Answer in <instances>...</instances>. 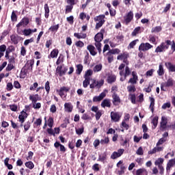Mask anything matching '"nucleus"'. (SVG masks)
Returning <instances> with one entry per match:
<instances>
[{
    "mask_svg": "<svg viewBox=\"0 0 175 175\" xmlns=\"http://www.w3.org/2000/svg\"><path fill=\"white\" fill-rule=\"evenodd\" d=\"M172 44V41L170 40H165V42H162L160 45H159L156 49L155 53L158 54V53H163L166 51V50H169V47Z\"/></svg>",
    "mask_w": 175,
    "mask_h": 175,
    "instance_id": "obj_1",
    "label": "nucleus"
},
{
    "mask_svg": "<svg viewBox=\"0 0 175 175\" xmlns=\"http://www.w3.org/2000/svg\"><path fill=\"white\" fill-rule=\"evenodd\" d=\"M110 116L111 121L113 122H118L122 117V113L120 112L111 111Z\"/></svg>",
    "mask_w": 175,
    "mask_h": 175,
    "instance_id": "obj_2",
    "label": "nucleus"
},
{
    "mask_svg": "<svg viewBox=\"0 0 175 175\" xmlns=\"http://www.w3.org/2000/svg\"><path fill=\"white\" fill-rule=\"evenodd\" d=\"M153 47L154 46L148 42H142L139 46L138 50L139 51H148V50L152 49Z\"/></svg>",
    "mask_w": 175,
    "mask_h": 175,
    "instance_id": "obj_3",
    "label": "nucleus"
},
{
    "mask_svg": "<svg viewBox=\"0 0 175 175\" xmlns=\"http://www.w3.org/2000/svg\"><path fill=\"white\" fill-rule=\"evenodd\" d=\"M131 76L133 77L129 79L128 83L133 85H135V84H137V81H139V77L137 76V72H136V71H132Z\"/></svg>",
    "mask_w": 175,
    "mask_h": 175,
    "instance_id": "obj_4",
    "label": "nucleus"
},
{
    "mask_svg": "<svg viewBox=\"0 0 175 175\" xmlns=\"http://www.w3.org/2000/svg\"><path fill=\"white\" fill-rule=\"evenodd\" d=\"M133 20V12L129 11L126 15L124 16V21L125 25H129V24Z\"/></svg>",
    "mask_w": 175,
    "mask_h": 175,
    "instance_id": "obj_5",
    "label": "nucleus"
},
{
    "mask_svg": "<svg viewBox=\"0 0 175 175\" xmlns=\"http://www.w3.org/2000/svg\"><path fill=\"white\" fill-rule=\"evenodd\" d=\"M35 64V59H31L28 60L23 68H25L27 71L32 72L33 70V65Z\"/></svg>",
    "mask_w": 175,
    "mask_h": 175,
    "instance_id": "obj_6",
    "label": "nucleus"
},
{
    "mask_svg": "<svg viewBox=\"0 0 175 175\" xmlns=\"http://www.w3.org/2000/svg\"><path fill=\"white\" fill-rule=\"evenodd\" d=\"M125 152L124 149L120 148L118 150V152H113L111 155V159H117V158H120L124 152Z\"/></svg>",
    "mask_w": 175,
    "mask_h": 175,
    "instance_id": "obj_7",
    "label": "nucleus"
},
{
    "mask_svg": "<svg viewBox=\"0 0 175 175\" xmlns=\"http://www.w3.org/2000/svg\"><path fill=\"white\" fill-rule=\"evenodd\" d=\"M112 103L113 106H120L121 103V98H120V96L117 94V93L112 94Z\"/></svg>",
    "mask_w": 175,
    "mask_h": 175,
    "instance_id": "obj_8",
    "label": "nucleus"
},
{
    "mask_svg": "<svg viewBox=\"0 0 175 175\" xmlns=\"http://www.w3.org/2000/svg\"><path fill=\"white\" fill-rule=\"evenodd\" d=\"M29 24V18L28 17H24L21 19L20 23L16 25V27H27Z\"/></svg>",
    "mask_w": 175,
    "mask_h": 175,
    "instance_id": "obj_9",
    "label": "nucleus"
},
{
    "mask_svg": "<svg viewBox=\"0 0 175 175\" xmlns=\"http://www.w3.org/2000/svg\"><path fill=\"white\" fill-rule=\"evenodd\" d=\"M70 91V88L63 86L60 88L57 92L61 98H64V95H65V92H69Z\"/></svg>",
    "mask_w": 175,
    "mask_h": 175,
    "instance_id": "obj_10",
    "label": "nucleus"
},
{
    "mask_svg": "<svg viewBox=\"0 0 175 175\" xmlns=\"http://www.w3.org/2000/svg\"><path fill=\"white\" fill-rule=\"evenodd\" d=\"M174 165H175V158L169 160L166 166V172L167 173H168V174L169 173H170V169H172V167H173Z\"/></svg>",
    "mask_w": 175,
    "mask_h": 175,
    "instance_id": "obj_11",
    "label": "nucleus"
},
{
    "mask_svg": "<svg viewBox=\"0 0 175 175\" xmlns=\"http://www.w3.org/2000/svg\"><path fill=\"white\" fill-rule=\"evenodd\" d=\"M117 80V77L113 74H109L107 78V83L108 84H113V83H116Z\"/></svg>",
    "mask_w": 175,
    "mask_h": 175,
    "instance_id": "obj_12",
    "label": "nucleus"
},
{
    "mask_svg": "<svg viewBox=\"0 0 175 175\" xmlns=\"http://www.w3.org/2000/svg\"><path fill=\"white\" fill-rule=\"evenodd\" d=\"M101 107H103L105 109V107H111V103L110 102V99L109 98H105L104 99L101 104H100Z\"/></svg>",
    "mask_w": 175,
    "mask_h": 175,
    "instance_id": "obj_13",
    "label": "nucleus"
},
{
    "mask_svg": "<svg viewBox=\"0 0 175 175\" xmlns=\"http://www.w3.org/2000/svg\"><path fill=\"white\" fill-rule=\"evenodd\" d=\"M166 125H167V118L162 116L161 121L160 122L161 129H166Z\"/></svg>",
    "mask_w": 175,
    "mask_h": 175,
    "instance_id": "obj_14",
    "label": "nucleus"
},
{
    "mask_svg": "<svg viewBox=\"0 0 175 175\" xmlns=\"http://www.w3.org/2000/svg\"><path fill=\"white\" fill-rule=\"evenodd\" d=\"M27 117H28V113L24 111H22L21 114L18 116L19 122H25V119Z\"/></svg>",
    "mask_w": 175,
    "mask_h": 175,
    "instance_id": "obj_15",
    "label": "nucleus"
},
{
    "mask_svg": "<svg viewBox=\"0 0 175 175\" xmlns=\"http://www.w3.org/2000/svg\"><path fill=\"white\" fill-rule=\"evenodd\" d=\"M106 96V93L102 92L99 94V96H95L93 98V102H100Z\"/></svg>",
    "mask_w": 175,
    "mask_h": 175,
    "instance_id": "obj_16",
    "label": "nucleus"
},
{
    "mask_svg": "<svg viewBox=\"0 0 175 175\" xmlns=\"http://www.w3.org/2000/svg\"><path fill=\"white\" fill-rule=\"evenodd\" d=\"M64 110L67 111V113H72L73 110V105H72L71 103H66L64 104Z\"/></svg>",
    "mask_w": 175,
    "mask_h": 175,
    "instance_id": "obj_17",
    "label": "nucleus"
},
{
    "mask_svg": "<svg viewBox=\"0 0 175 175\" xmlns=\"http://www.w3.org/2000/svg\"><path fill=\"white\" fill-rule=\"evenodd\" d=\"M165 66L169 72H175V65L172 64V62H165Z\"/></svg>",
    "mask_w": 175,
    "mask_h": 175,
    "instance_id": "obj_18",
    "label": "nucleus"
},
{
    "mask_svg": "<svg viewBox=\"0 0 175 175\" xmlns=\"http://www.w3.org/2000/svg\"><path fill=\"white\" fill-rule=\"evenodd\" d=\"M54 147H55L56 148H58L59 147L60 151L62 152H66V148H65V146L64 145L61 144L59 142H55Z\"/></svg>",
    "mask_w": 175,
    "mask_h": 175,
    "instance_id": "obj_19",
    "label": "nucleus"
},
{
    "mask_svg": "<svg viewBox=\"0 0 175 175\" xmlns=\"http://www.w3.org/2000/svg\"><path fill=\"white\" fill-rule=\"evenodd\" d=\"M135 175H148V172L145 168H139L136 170Z\"/></svg>",
    "mask_w": 175,
    "mask_h": 175,
    "instance_id": "obj_20",
    "label": "nucleus"
},
{
    "mask_svg": "<svg viewBox=\"0 0 175 175\" xmlns=\"http://www.w3.org/2000/svg\"><path fill=\"white\" fill-rule=\"evenodd\" d=\"M87 49L88 50L91 55L95 56L97 54L96 51H95V46H94V45H88L87 46Z\"/></svg>",
    "mask_w": 175,
    "mask_h": 175,
    "instance_id": "obj_21",
    "label": "nucleus"
},
{
    "mask_svg": "<svg viewBox=\"0 0 175 175\" xmlns=\"http://www.w3.org/2000/svg\"><path fill=\"white\" fill-rule=\"evenodd\" d=\"M59 53V51H58V49H54L51 52L50 55L48 56V58H50V57L51 58H57V57H58Z\"/></svg>",
    "mask_w": 175,
    "mask_h": 175,
    "instance_id": "obj_22",
    "label": "nucleus"
},
{
    "mask_svg": "<svg viewBox=\"0 0 175 175\" xmlns=\"http://www.w3.org/2000/svg\"><path fill=\"white\" fill-rule=\"evenodd\" d=\"M44 17L45 18H49L50 16V8H49V4L46 3L44 5Z\"/></svg>",
    "mask_w": 175,
    "mask_h": 175,
    "instance_id": "obj_23",
    "label": "nucleus"
},
{
    "mask_svg": "<svg viewBox=\"0 0 175 175\" xmlns=\"http://www.w3.org/2000/svg\"><path fill=\"white\" fill-rule=\"evenodd\" d=\"M29 99L31 100L32 105L36 104V102L39 100V94L30 95Z\"/></svg>",
    "mask_w": 175,
    "mask_h": 175,
    "instance_id": "obj_24",
    "label": "nucleus"
},
{
    "mask_svg": "<svg viewBox=\"0 0 175 175\" xmlns=\"http://www.w3.org/2000/svg\"><path fill=\"white\" fill-rule=\"evenodd\" d=\"M56 72L59 74L60 77H62V76H65V75H66V72L62 70V66H58L56 69Z\"/></svg>",
    "mask_w": 175,
    "mask_h": 175,
    "instance_id": "obj_25",
    "label": "nucleus"
},
{
    "mask_svg": "<svg viewBox=\"0 0 175 175\" xmlns=\"http://www.w3.org/2000/svg\"><path fill=\"white\" fill-rule=\"evenodd\" d=\"M74 36H75V38H77V39H86L87 38V33H75Z\"/></svg>",
    "mask_w": 175,
    "mask_h": 175,
    "instance_id": "obj_26",
    "label": "nucleus"
},
{
    "mask_svg": "<svg viewBox=\"0 0 175 175\" xmlns=\"http://www.w3.org/2000/svg\"><path fill=\"white\" fill-rule=\"evenodd\" d=\"M5 57H8L9 55L10 54V53H13V51H14L15 49H14V46L13 45H10L8 47L7 49H5Z\"/></svg>",
    "mask_w": 175,
    "mask_h": 175,
    "instance_id": "obj_27",
    "label": "nucleus"
},
{
    "mask_svg": "<svg viewBox=\"0 0 175 175\" xmlns=\"http://www.w3.org/2000/svg\"><path fill=\"white\" fill-rule=\"evenodd\" d=\"M94 40L95 42H102L103 40V33H98L94 36Z\"/></svg>",
    "mask_w": 175,
    "mask_h": 175,
    "instance_id": "obj_28",
    "label": "nucleus"
},
{
    "mask_svg": "<svg viewBox=\"0 0 175 175\" xmlns=\"http://www.w3.org/2000/svg\"><path fill=\"white\" fill-rule=\"evenodd\" d=\"M106 159H107V154H106V152H103L98 155V161H100V162L105 163V161H106Z\"/></svg>",
    "mask_w": 175,
    "mask_h": 175,
    "instance_id": "obj_29",
    "label": "nucleus"
},
{
    "mask_svg": "<svg viewBox=\"0 0 175 175\" xmlns=\"http://www.w3.org/2000/svg\"><path fill=\"white\" fill-rule=\"evenodd\" d=\"M10 40L14 44H18V36L13 34L10 36Z\"/></svg>",
    "mask_w": 175,
    "mask_h": 175,
    "instance_id": "obj_30",
    "label": "nucleus"
},
{
    "mask_svg": "<svg viewBox=\"0 0 175 175\" xmlns=\"http://www.w3.org/2000/svg\"><path fill=\"white\" fill-rule=\"evenodd\" d=\"M157 74L159 76H163L165 75V70L163 69V65L161 63L159 66V70H157Z\"/></svg>",
    "mask_w": 175,
    "mask_h": 175,
    "instance_id": "obj_31",
    "label": "nucleus"
},
{
    "mask_svg": "<svg viewBox=\"0 0 175 175\" xmlns=\"http://www.w3.org/2000/svg\"><path fill=\"white\" fill-rule=\"evenodd\" d=\"M164 161L165 160L163 159V158H159L154 161V165L155 166H158V167H159L161 166H163L162 165H163Z\"/></svg>",
    "mask_w": 175,
    "mask_h": 175,
    "instance_id": "obj_32",
    "label": "nucleus"
},
{
    "mask_svg": "<svg viewBox=\"0 0 175 175\" xmlns=\"http://www.w3.org/2000/svg\"><path fill=\"white\" fill-rule=\"evenodd\" d=\"M105 55L107 57V61L109 64H111L114 61V55L107 52Z\"/></svg>",
    "mask_w": 175,
    "mask_h": 175,
    "instance_id": "obj_33",
    "label": "nucleus"
},
{
    "mask_svg": "<svg viewBox=\"0 0 175 175\" xmlns=\"http://www.w3.org/2000/svg\"><path fill=\"white\" fill-rule=\"evenodd\" d=\"M105 15L103 14V15H99V16H97L94 18V21L96 22V21H98V23H105Z\"/></svg>",
    "mask_w": 175,
    "mask_h": 175,
    "instance_id": "obj_34",
    "label": "nucleus"
},
{
    "mask_svg": "<svg viewBox=\"0 0 175 175\" xmlns=\"http://www.w3.org/2000/svg\"><path fill=\"white\" fill-rule=\"evenodd\" d=\"M131 75H132V71L131 70V68H129V66H126L125 67L124 75V79H126V77H128V76H131Z\"/></svg>",
    "mask_w": 175,
    "mask_h": 175,
    "instance_id": "obj_35",
    "label": "nucleus"
},
{
    "mask_svg": "<svg viewBox=\"0 0 175 175\" xmlns=\"http://www.w3.org/2000/svg\"><path fill=\"white\" fill-rule=\"evenodd\" d=\"M150 104L149 109L151 110L152 113H154V106H155V98L150 97Z\"/></svg>",
    "mask_w": 175,
    "mask_h": 175,
    "instance_id": "obj_36",
    "label": "nucleus"
},
{
    "mask_svg": "<svg viewBox=\"0 0 175 175\" xmlns=\"http://www.w3.org/2000/svg\"><path fill=\"white\" fill-rule=\"evenodd\" d=\"M27 73H28V71L25 69V68L23 67L20 74L21 79H25L27 77Z\"/></svg>",
    "mask_w": 175,
    "mask_h": 175,
    "instance_id": "obj_37",
    "label": "nucleus"
},
{
    "mask_svg": "<svg viewBox=\"0 0 175 175\" xmlns=\"http://www.w3.org/2000/svg\"><path fill=\"white\" fill-rule=\"evenodd\" d=\"M102 64H97L93 68V72L94 73H98V72H100V70H102Z\"/></svg>",
    "mask_w": 175,
    "mask_h": 175,
    "instance_id": "obj_38",
    "label": "nucleus"
},
{
    "mask_svg": "<svg viewBox=\"0 0 175 175\" xmlns=\"http://www.w3.org/2000/svg\"><path fill=\"white\" fill-rule=\"evenodd\" d=\"M142 27H137L134 29L133 32L131 33V36H136L137 34L141 33Z\"/></svg>",
    "mask_w": 175,
    "mask_h": 175,
    "instance_id": "obj_39",
    "label": "nucleus"
},
{
    "mask_svg": "<svg viewBox=\"0 0 175 175\" xmlns=\"http://www.w3.org/2000/svg\"><path fill=\"white\" fill-rule=\"evenodd\" d=\"M129 98H130V100H131V103H133V105H135V103H136V94L130 93L129 94Z\"/></svg>",
    "mask_w": 175,
    "mask_h": 175,
    "instance_id": "obj_40",
    "label": "nucleus"
},
{
    "mask_svg": "<svg viewBox=\"0 0 175 175\" xmlns=\"http://www.w3.org/2000/svg\"><path fill=\"white\" fill-rule=\"evenodd\" d=\"M58 29H59V25H52L49 29V31L50 32H57Z\"/></svg>",
    "mask_w": 175,
    "mask_h": 175,
    "instance_id": "obj_41",
    "label": "nucleus"
},
{
    "mask_svg": "<svg viewBox=\"0 0 175 175\" xmlns=\"http://www.w3.org/2000/svg\"><path fill=\"white\" fill-rule=\"evenodd\" d=\"M159 119V118L158 116H155L154 118H153V119L152 120V124L153 125L152 129H155V128H157V126H158V120Z\"/></svg>",
    "mask_w": 175,
    "mask_h": 175,
    "instance_id": "obj_42",
    "label": "nucleus"
},
{
    "mask_svg": "<svg viewBox=\"0 0 175 175\" xmlns=\"http://www.w3.org/2000/svg\"><path fill=\"white\" fill-rule=\"evenodd\" d=\"M25 166H26V167H27L28 169H30V170H32V169L35 167V164H33V162L32 161H27L25 163Z\"/></svg>",
    "mask_w": 175,
    "mask_h": 175,
    "instance_id": "obj_43",
    "label": "nucleus"
},
{
    "mask_svg": "<svg viewBox=\"0 0 175 175\" xmlns=\"http://www.w3.org/2000/svg\"><path fill=\"white\" fill-rule=\"evenodd\" d=\"M5 59H8L9 64H16V57L14 56H10L8 55V57H5Z\"/></svg>",
    "mask_w": 175,
    "mask_h": 175,
    "instance_id": "obj_44",
    "label": "nucleus"
},
{
    "mask_svg": "<svg viewBox=\"0 0 175 175\" xmlns=\"http://www.w3.org/2000/svg\"><path fill=\"white\" fill-rule=\"evenodd\" d=\"M76 68V73L77 75H81V72H83V64H77Z\"/></svg>",
    "mask_w": 175,
    "mask_h": 175,
    "instance_id": "obj_45",
    "label": "nucleus"
},
{
    "mask_svg": "<svg viewBox=\"0 0 175 175\" xmlns=\"http://www.w3.org/2000/svg\"><path fill=\"white\" fill-rule=\"evenodd\" d=\"M162 31V27L161 26H157L155 27H152L151 29L152 33H157L158 32H161Z\"/></svg>",
    "mask_w": 175,
    "mask_h": 175,
    "instance_id": "obj_46",
    "label": "nucleus"
},
{
    "mask_svg": "<svg viewBox=\"0 0 175 175\" xmlns=\"http://www.w3.org/2000/svg\"><path fill=\"white\" fill-rule=\"evenodd\" d=\"M24 127V133L28 132L29 131V128H31V122L27 121L25 124L23 125Z\"/></svg>",
    "mask_w": 175,
    "mask_h": 175,
    "instance_id": "obj_47",
    "label": "nucleus"
},
{
    "mask_svg": "<svg viewBox=\"0 0 175 175\" xmlns=\"http://www.w3.org/2000/svg\"><path fill=\"white\" fill-rule=\"evenodd\" d=\"M128 57H129V54L122 53V54H120V55H118L117 59H119V60H120V61H123V60L125 59L126 58H128Z\"/></svg>",
    "mask_w": 175,
    "mask_h": 175,
    "instance_id": "obj_48",
    "label": "nucleus"
},
{
    "mask_svg": "<svg viewBox=\"0 0 175 175\" xmlns=\"http://www.w3.org/2000/svg\"><path fill=\"white\" fill-rule=\"evenodd\" d=\"M94 71L92 70L89 69L85 72L84 79H90V76H92Z\"/></svg>",
    "mask_w": 175,
    "mask_h": 175,
    "instance_id": "obj_49",
    "label": "nucleus"
},
{
    "mask_svg": "<svg viewBox=\"0 0 175 175\" xmlns=\"http://www.w3.org/2000/svg\"><path fill=\"white\" fill-rule=\"evenodd\" d=\"M163 83H164L165 87H173V84H174L173 79H167V81L166 82H165Z\"/></svg>",
    "mask_w": 175,
    "mask_h": 175,
    "instance_id": "obj_50",
    "label": "nucleus"
},
{
    "mask_svg": "<svg viewBox=\"0 0 175 175\" xmlns=\"http://www.w3.org/2000/svg\"><path fill=\"white\" fill-rule=\"evenodd\" d=\"M90 80H91L90 78H85V80L83 82V87L84 88H87V87H88V85H90Z\"/></svg>",
    "mask_w": 175,
    "mask_h": 175,
    "instance_id": "obj_51",
    "label": "nucleus"
},
{
    "mask_svg": "<svg viewBox=\"0 0 175 175\" xmlns=\"http://www.w3.org/2000/svg\"><path fill=\"white\" fill-rule=\"evenodd\" d=\"M36 24L38 27H40V25H42V14H40L39 16L36 18Z\"/></svg>",
    "mask_w": 175,
    "mask_h": 175,
    "instance_id": "obj_52",
    "label": "nucleus"
},
{
    "mask_svg": "<svg viewBox=\"0 0 175 175\" xmlns=\"http://www.w3.org/2000/svg\"><path fill=\"white\" fill-rule=\"evenodd\" d=\"M23 35L25 36H29L30 35H32L31 29H25L23 31Z\"/></svg>",
    "mask_w": 175,
    "mask_h": 175,
    "instance_id": "obj_53",
    "label": "nucleus"
},
{
    "mask_svg": "<svg viewBox=\"0 0 175 175\" xmlns=\"http://www.w3.org/2000/svg\"><path fill=\"white\" fill-rule=\"evenodd\" d=\"M44 88H45L46 94L49 95L50 94V82L49 81H47L45 83Z\"/></svg>",
    "mask_w": 175,
    "mask_h": 175,
    "instance_id": "obj_54",
    "label": "nucleus"
},
{
    "mask_svg": "<svg viewBox=\"0 0 175 175\" xmlns=\"http://www.w3.org/2000/svg\"><path fill=\"white\" fill-rule=\"evenodd\" d=\"M127 90L129 92H136V87L135 85H129L127 86Z\"/></svg>",
    "mask_w": 175,
    "mask_h": 175,
    "instance_id": "obj_55",
    "label": "nucleus"
},
{
    "mask_svg": "<svg viewBox=\"0 0 175 175\" xmlns=\"http://www.w3.org/2000/svg\"><path fill=\"white\" fill-rule=\"evenodd\" d=\"M72 10H73V5H68L66 6V14H68V13H72Z\"/></svg>",
    "mask_w": 175,
    "mask_h": 175,
    "instance_id": "obj_56",
    "label": "nucleus"
},
{
    "mask_svg": "<svg viewBox=\"0 0 175 175\" xmlns=\"http://www.w3.org/2000/svg\"><path fill=\"white\" fill-rule=\"evenodd\" d=\"M38 87H39V83H38V82H36L30 86L29 90L30 91H36Z\"/></svg>",
    "mask_w": 175,
    "mask_h": 175,
    "instance_id": "obj_57",
    "label": "nucleus"
},
{
    "mask_svg": "<svg viewBox=\"0 0 175 175\" xmlns=\"http://www.w3.org/2000/svg\"><path fill=\"white\" fill-rule=\"evenodd\" d=\"M53 125H54V118L50 117L48 120V126H49V128H53Z\"/></svg>",
    "mask_w": 175,
    "mask_h": 175,
    "instance_id": "obj_58",
    "label": "nucleus"
},
{
    "mask_svg": "<svg viewBox=\"0 0 175 175\" xmlns=\"http://www.w3.org/2000/svg\"><path fill=\"white\" fill-rule=\"evenodd\" d=\"M66 3L71 6H75V5H77V0H66Z\"/></svg>",
    "mask_w": 175,
    "mask_h": 175,
    "instance_id": "obj_59",
    "label": "nucleus"
},
{
    "mask_svg": "<svg viewBox=\"0 0 175 175\" xmlns=\"http://www.w3.org/2000/svg\"><path fill=\"white\" fill-rule=\"evenodd\" d=\"M165 142H166V139H165V137L160 138L158 142L156 144L157 147L161 146V144H163Z\"/></svg>",
    "mask_w": 175,
    "mask_h": 175,
    "instance_id": "obj_60",
    "label": "nucleus"
},
{
    "mask_svg": "<svg viewBox=\"0 0 175 175\" xmlns=\"http://www.w3.org/2000/svg\"><path fill=\"white\" fill-rule=\"evenodd\" d=\"M10 122H11V126L13 129H18L20 128V126H18V124L14 122V121L11 120Z\"/></svg>",
    "mask_w": 175,
    "mask_h": 175,
    "instance_id": "obj_61",
    "label": "nucleus"
},
{
    "mask_svg": "<svg viewBox=\"0 0 175 175\" xmlns=\"http://www.w3.org/2000/svg\"><path fill=\"white\" fill-rule=\"evenodd\" d=\"M95 117L96 120L99 121V120H100V117H102V111L99 110L98 111L96 112Z\"/></svg>",
    "mask_w": 175,
    "mask_h": 175,
    "instance_id": "obj_62",
    "label": "nucleus"
},
{
    "mask_svg": "<svg viewBox=\"0 0 175 175\" xmlns=\"http://www.w3.org/2000/svg\"><path fill=\"white\" fill-rule=\"evenodd\" d=\"M76 47H79L80 49L83 48L84 46V42L81 40L77 41L75 42Z\"/></svg>",
    "mask_w": 175,
    "mask_h": 175,
    "instance_id": "obj_63",
    "label": "nucleus"
},
{
    "mask_svg": "<svg viewBox=\"0 0 175 175\" xmlns=\"http://www.w3.org/2000/svg\"><path fill=\"white\" fill-rule=\"evenodd\" d=\"M11 20L12 21H17V14H16V12L14 11H12V12Z\"/></svg>",
    "mask_w": 175,
    "mask_h": 175,
    "instance_id": "obj_64",
    "label": "nucleus"
}]
</instances>
